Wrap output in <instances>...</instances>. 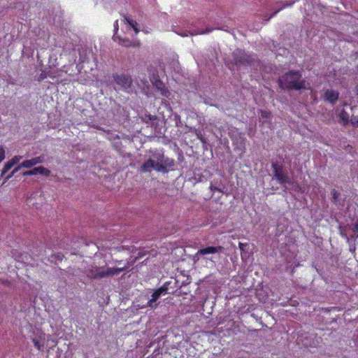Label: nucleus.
I'll list each match as a JSON object with an SVG mask.
<instances>
[{
    "label": "nucleus",
    "instance_id": "1",
    "mask_svg": "<svg viewBox=\"0 0 358 358\" xmlns=\"http://www.w3.org/2000/svg\"><path fill=\"white\" fill-rule=\"evenodd\" d=\"M149 152L152 156L141 166V173H150L155 170L158 173H168V167L173 166L174 160L165 158L162 151L155 150H150Z\"/></svg>",
    "mask_w": 358,
    "mask_h": 358
},
{
    "label": "nucleus",
    "instance_id": "16",
    "mask_svg": "<svg viewBox=\"0 0 358 358\" xmlns=\"http://www.w3.org/2000/svg\"><path fill=\"white\" fill-rule=\"evenodd\" d=\"M38 174V166L34 167L33 169L22 173V176H29Z\"/></svg>",
    "mask_w": 358,
    "mask_h": 358
},
{
    "label": "nucleus",
    "instance_id": "21",
    "mask_svg": "<svg viewBox=\"0 0 358 358\" xmlns=\"http://www.w3.org/2000/svg\"><path fill=\"white\" fill-rule=\"evenodd\" d=\"M262 118L270 119L271 118V112L268 110H261L260 111Z\"/></svg>",
    "mask_w": 358,
    "mask_h": 358
},
{
    "label": "nucleus",
    "instance_id": "30",
    "mask_svg": "<svg viewBox=\"0 0 358 358\" xmlns=\"http://www.w3.org/2000/svg\"><path fill=\"white\" fill-rule=\"evenodd\" d=\"M248 245V243H239L238 244V247H239V249L241 250V251H244L245 250V247Z\"/></svg>",
    "mask_w": 358,
    "mask_h": 358
},
{
    "label": "nucleus",
    "instance_id": "6",
    "mask_svg": "<svg viewBox=\"0 0 358 358\" xmlns=\"http://www.w3.org/2000/svg\"><path fill=\"white\" fill-rule=\"evenodd\" d=\"M233 59L236 65H250L255 60V57L253 55L238 49L233 52Z\"/></svg>",
    "mask_w": 358,
    "mask_h": 358
},
{
    "label": "nucleus",
    "instance_id": "17",
    "mask_svg": "<svg viewBox=\"0 0 358 358\" xmlns=\"http://www.w3.org/2000/svg\"><path fill=\"white\" fill-rule=\"evenodd\" d=\"M157 90L160 92V94L162 96H163L164 97H166V98H169V96L170 95V92L166 86H164L162 88H159V89H157Z\"/></svg>",
    "mask_w": 358,
    "mask_h": 358
},
{
    "label": "nucleus",
    "instance_id": "8",
    "mask_svg": "<svg viewBox=\"0 0 358 358\" xmlns=\"http://www.w3.org/2000/svg\"><path fill=\"white\" fill-rule=\"evenodd\" d=\"M113 39L115 41L118 42V43L122 47H140L141 43L139 41H131L128 38H122L119 35L114 34L113 36Z\"/></svg>",
    "mask_w": 358,
    "mask_h": 358
},
{
    "label": "nucleus",
    "instance_id": "11",
    "mask_svg": "<svg viewBox=\"0 0 358 358\" xmlns=\"http://www.w3.org/2000/svg\"><path fill=\"white\" fill-rule=\"evenodd\" d=\"M162 296V294L158 292L157 291H154V292L152 294V298L150 300L148 301L147 306L150 308H155L157 306V303H155L157 300L159 299V297Z\"/></svg>",
    "mask_w": 358,
    "mask_h": 358
},
{
    "label": "nucleus",
    "instance_id": "4",
    "mask_svg": "<svg viewBox=\"0 0 358 358\" xmlns=\"http://www.w3.org/2000/svg\"><path fill=\"white\" fill-rule=\"evenodd\" d=\"M343 106L348 108L347 110L345 108H338L337 115L338 117V122L341 124L347 126L351 124L353 127L358 126V117L354 116L353 115L350 117V113L352 112L353 106L348 105L347 103H343Z\"/></svg>",
    "mask_w": 358,
    "mask_h": 358
},
{
    "label": "nucleus",
    "instance_id": "12",
    "mask_svg": "<svg viewBox=\"0 0 358 358\" xmlns=\"http://www.w3.org/2000/svg\"><path fill=\"white\" fill-rule=\"evenodd\" d=\"M151 82L156 89H161L165 86V84L160 80L158 76H153V77L151 78Z\"/></svg>",
    "mask_w": 358,
    "mask_h": 358
},
{
    "label": "nucleus",
    "instance_id": "2",
    "mask_svg": "<svg viewBox=\"0 0 358 358\" xmlns=\"http://www.w3.org/2000/svg\"><path fill=\"white\" fill-rule=\"evenodd\" d=\"M145 255L144 253L139 252L137 256L134 257L132 262H128L127 265L123 267H98L92 266L85 271L86 275L90 279H102L108 276H113L115 274H119L122 271L127 270L129 267L132 266L136 261L140 259Z\"/></svg>",
    "mask_w": 358,
    "mask_h": 358
},
{
    "label": "nucleus",
    "instance_id": "22",
    "mask_svg": "<svg viewBox=\"0 0 358 358\" xmlns=\"http://www.w3.org/2000/svg\"><path fill=\"white\" fill-rule=\"evenodd\" d=\"M22 159V156L20 155H15L12 159L8 160L9 162H12L13 165L17 164L20 160Z\"/></svg>",
    "mask_w": 358,
    "mask_h": 358
},
{
    "label": "nucleus",
    "instance_id": "3",
    "mask_svg": "<svg viewBox=\"0 0 358 358\" xmlns=\"http://www.w3.org/2000/svg\"><path fill=\"white\" fill-rule=\"evenodd\" d=\"M279 87L282 90H299L306 89V80L301 79L299 70H289L278 79Z\"/></svg>",
    "mask_w": 358,
    "mask_h": 358
},
{
    "label": "nucleus",
    "instance_id": "33",
    "mask_svg": "<svg viewBox=\"0 0 358 358\" xmlns=\"http://www.w3.org/2000/svg\"><path fill=\"white\" fill-rule=\"evenodd\" d=\"M45 77H46V76H44V75H43V74H42V73H41V76H40L41 80H43V78H45Z\"/></svg>",
    "mask_w": 358,
    "mask_h": 358
},
{
    "label": "nucleus",
    "instance_id": "9",
    "mask_svg": "<svg viewBox=\"0 0 358 358\" xmlns=\"http://www.w3.org/2000/svg\"><path fill=\"white\" fill-rule=\"evenodd\" d=\"M339 98V92L332 89H328L324 94V100L328 101L332 105L338 101Z\"/></svg>",
    "mask_w": 358,
    "mask_h": 358
},
{
    "label": "nucleus",
    "instance_id": "7",
    "mask_svg": "<svg viewBox=\"0 0 358 358\" xmlns=\"http://www.w3.org/2000/svg\"><path fill=\"white\" fill-rule=\"evenodd\" d=\"M113 78L115 83L120 86L122 90L127 91L132 87L133 79L130 75L125 73H114Z\"/></svg>",
    "mask_w": 358,
    "mask_h": 358
},
{
    "label": "nucleus",
    "instance_id": "31",
    "mask_svg": "<svg viewBox=\"0 0 358 358\" xmlns=\"http://www.w3.org/2000/svg\"><path fill=\"white\" fill-rule=\"evenodd\" d=\"M212 31L211 29H206L205 31H202L201 32H199V34H208L209 32H210Z\"/></svg>",
    "mask_w": 358,
    "mask_h": 358
},
{
    "label": "nucleus",
    "instance_id": "25",
    "mask_svg": "<svg viewBox=\"0 0 358 358\" xmlns=\"http://www.w3.org/2000/svg\"><path fill=\"white\" fill-rule=\"evenodd\" d=\"M6 157V152L5 149L3 148L1 145H0V163L1 161L4 160Z\"/></svg>",
    "mask_w": 358,
    "mask_h": 358
},
{
    "label": "nucleus",
    "instance_id": "13",
    "mask_svg": "<svg viewBox=\"0 0 358 358\" xmlns=\"http://www.w3.org/2000/svg\"><path fill=\"white\" fill-rule=\"evenodd\" d=\"M296 0H285L284 1L282 2V6L281 8H280L279 9L276 10L274 11V13L272 14V15L271 16V17H273L275 15V14H277L278 13L280 12V10L282 8H285V6H292V4L294 3V2L296 1Z\"/></svg>",
    "mask_w": 358,
    "mask_h": 358
},
{
    "label": "nucleus",
    "instance_id": "35",
    "mask_svg": "<svg viewBox=\"0 0 358 358\" xmlns=\"http://www.w3.org/2000/svg\"><path fill=\"white\" fill-rule=\"evenodd\" d=\"M357 71H358V65H357Z\"/></svg>",
    "mask_w": 358,
    "mask_h": 358
},
{
    "label": "nucleus",
    "instance_id": "28",
    "mask_svg": "<svg viewBox=\"0 0 358 358\" xmlns=\"http://www.w3.org/2000/svg\"><path fill=\"white\" fill-rule=\"evenodd\" d=\"M113 27H114V34H115V36H118V34H117L118 30H119L118 20H116L114 22Z\"/></svg>",
    "mask_w": 358,
    "mask_h": 358
},
{
    "label": "nucleus",
    "instance_id": "26",
    "mask_svg": "<svg viewBox=\"0 0 358 358\" xmlns=\"http://www.w3.org/2000/svg\"><path fill=\"white\" fill-rule=\"evenodd\" d=\"M332 196H333L334 202H336L338 199V197L340 196V193L338 191H336L335 189H334L332 190Z\"/></svg>",
    "mask_w": 358,
    "mask_h": 358
},
{
    "label": "nucleus",
    "instance_id": "5",
    "mask_svg": "<svg viewBox=\"0 0 358 358\" xmlns=\"http://www.w3.org/2000/svg\"><path fill=\"white\" fill-rule=\"evenodd\" d=\"M271 166L273 172V178L275 179L278 183L281 185L292 184V180L289 179L288 175L283 171L282 165L279 164L278 162H273Z\"/></svg>",
    "mask_w": 358,
    "mask_h": 358
},
{
    "label": "nucleus",
    "instance_id": "15",
    "mask_svg": "<svg viewBox=\"0 0 358 358\" xmlns=\"http://www.w3.org/2000/svg\"><path fill=\"white\" fill-rule=\"evenodd\" d=\"M13 166H14V165L12 164V162H11L8 161V162L5 164L4 166H3V169H2V171H1V176H3V175H5V174H6V173L7 171H8L10 169V168H11V167H13Z\"/></svg>",
    "mask_w": 358,
    "mask_h": 358
},
{
    "label": "nucleus",
    "instance_id": "18",
    "mask_svg": "<svg viewBox=\"0 0 358 358\" xmlns=\"http://www.w3.org/2000/svg\"><path fill=\"white\" fill-rule=\"evenodd\" d=\"M38 174L48 177L50 175V171L45 167L41 166H38Z\"/></svg>",
    "mask_w": 358,
    "mask_h": 358
},
{
    "label": "nucleus",
    "instance_id": "32",
    "mask_svg": "<svg viewBox=\"0 0 358 358\" xmlns=\"http://www.w3.org/2000/svg\"><path fill=\"white\" fill-rule=\"evenodd\" d=\"M134 31H135L136 34H138L140 31L139 29L138 28V26L134 27L132 28Z\"/></svg>",
    "mask_w": 358,
    "mask_h": 358
},
{
    "label": "nucleus",
    "instance_id": "10",
    "mask_svg": "<svg viewBox=\"0 0 358 358\" xmlns=\"http://www.w3.org/2000/svg\"><path fill=\"white\" fill-rule=\"evenodd\" d=\"M222 250V247L219 245L217 247L215 246H208L204 248H201L199 250L198 255H211V254H215L220 252Z\"/></svg>",
    "mask_w": 358,
    "mask_h": 358
},
{
    "label": "nucleus",
    "instance_id": "29",
    "mask_svg": "<svg viewBox=\"0 0 358 358\" xmlns=\"http://www.w3.org/2000/svg\"><path fill=\"white\" fill-rule=\"evenodd\" d=\"M352 229H353L354 232L357 234V237H358V221L355 222Z\"/></svg>",
    "mask_w": 358,
    "mask_h": 358
},
{
    "label": "nucleus",
    "instance_id": "24",
    "mask_svg": "<svg viewBox=\"0 0 358 358\" xmlns=\"http://www.w3.org/2000/svg\"><path fill=\"white\" fill-rule=\"evenodd\" d=\"M32 159H34V163L36 165V164H38L43 163L44 160H45V157H43V156H39V157H34Z\"/></svg>",
    "mask_w": 358,
    "mask_h": 358
},
{
    "label": "nucleus",
    "instance_id": "20",
    "mask_svg": "<svg viewBox=\"0 0 358 358\" xmlns=\"http://www.w3.org/2000/svg\"><path fill=\"white\" fill-rule=\"evenodd\" d=\"M21 168H23L22 166H21V164H19L17 166L15 167L13 171L10 173V174L6 178V179L8 180L12 176H14V174L18 172Z\"/></svg>",
    "mask_w": 358,
    "mask_h": 358
},
{
    "label": "nucleus",
    "instance_id": "27",
    "mask_svg": "<svg viewBox=\"0 0 358 358\" xmlns=\"http://www.w3.org/2000/svg\"><path fill=\"white\" fill-rule=\"evenodd\" d=\"M32 342H33L34 346L36 348V349L40 351L41 350L42 345L40 343L39 341L36 338H34V339H32Z\"/></svg>",
    "mask_w": 358,
    "mask_h": 358
},
{
    "label": "nucleus",
    "instance_id": "14",
    "mask_svg": "<svg viewBox=\"0 0 358 358\" xmlns=\"http://www.w3.org/2000/svg\"><path fill=\"white\" fill-rule=\"evenodd\" d=\"M21 166L24 168H31L33 166H36L34 161L33 159H26L21 163Z\"/></svg>",
    "mask_w": 358,
    "mask_h": 358
},
{
    "label": "nucleus",
    "instance_id": "19",
    "mask_svg": "<svg viewBox=\"0 0 358 358\" xmlns=\"http://www.w3.org/2000/svg\"><path fill=\"white\" fill-rule=\"evenodd\" d=\"M124 20L127 22V23L130 25L132 28H134L136 26H138V22H136L135 20L131 19L130 17L127 16H124Z\"/></svg>",
    "mask_w": 358,
    "mask_h": 358
},
{
    "label": "nucleus",
    "instance_id": "34",
    "mask_svg": "<svg viewBox=\"0 0 358 358\" xmlns=\"http://www.w3.org/2000/svg\"><path fill=\"white\" fill-rule=\"evenodd\" d=\"M355 246H354L353 248H352V247L350 248V250H351L352 252H355Z\"/></svg>",
    "mask_w": 358,
    "mask_h": 358
},
{
    "label": "nucleus",
    "instance_id": "23",
    "mask_svg": "<svg viewBox=\"0 0 358 358\" xmlns=\"http://www.w3.org/2000/svg\"><path fill=\"white\" fill-rule=\"evenodd\" d=\"M157 291L161 293L162 295L166 294L168 291V285L165 284L162 285L161 287L158 288Z\"/></svg>",
    "mask_w": 358,
    "mask_h": 358
}]
</instances>
